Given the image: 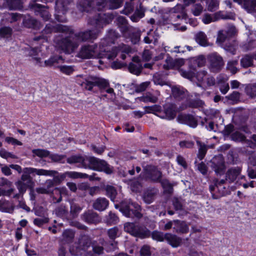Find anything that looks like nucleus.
Masks as SVG:
<instances>
[{"instance_id": "49", "label": "nucleus", "mask_w": 256, "mask_h": 256, "mask_svg": "<svg viewBox=\"0 0 256 256\" xmlns=\"http://www.w3.org/2000/svg\"><path fill=\"white\" fill-rule=\"evenodd\" d=\"M204 8L200 4H194L191 8V12L194 16H200L203 12Z\"/></svg>"}, {"instance_id": "42", "label": "nucleus", "mask_w": 256, "mask_h": 256, "mask_svg": "<svg viewBox=\"0 0 256 256\" xmlns=\"http://www.w3.org/2000/svg\"><path fill=\"white\" fill-rule=\"evenodd\" d=\"M118 222V218L115 214L112 212H109L108 215L106 216V222L108 224H114Z\"/></svg>"}, {"instance_id": "6", "label": "nucleus", "mask_w": 256, "mask_h": 256, "mask_svg": "<svg viewBox=\"0 0 256 256\" xmlns=\"http://www.w3.org/2000/svg\"><path fill=\"white\" fill-rule=\"evenodd\" d=\"M78 83L86 90H91L94 86H97L100 89H104L109 86V82L106 80L89 76L86 77L82 81L78 80Z\"/></svg>"}, {"instance_id": "30", "label": "nucleus", "mask_w": 256, "mask_h": 256, "mask_svg": "<svg viewBox=\"0 0 256 256\" xmlns=\"http://www.w3.org/2000/svg\"><path fill=\"white\" fill-rule=\"evenodd\" d=\"M195 40L202 46H208L207 36L202 32H200L195 34Z\"/></svg>"}, {"instance_id": "60", "label": "nucleus", "mask_w": 256, "mask_h": 256, "mask_svg": "<svg viewBox=\"0 0 256 256\" xmlns=\"http://www.w3.org/2000/svg\"><path fill=\"white\" fill-rule=\"evenodd\" d=\"M54 182L52 180H48L46 181L45 186H44L49 191L50 194H52L54 191Z\"/></svg>"}, {"instance_id": "2", "label": "nucleus", "mask_w": 256, "mask_h": 256, "mask_svg": "<svg viewBox=\"0 0 256 256\" xmlns=\"http://www.w3.org/2000/svg\"><path fill=\"white\" fill-rule=\"evenodd\" d=\"M104 41L105 40H104L101 42L99 46L96 44L82 46L78 54V57L84 59L106 58L108 60H113L118 53L121 52L120 58L124 60L126 58V54H128L132 51L128 46L124 44L112 48V51L106 50V49L104 48Z\"/></svg>"}, {"instance_id": "47", "label": "nucleus", "mask_w": 256, "mask_h": 256, "mask_svg": "<svg viewBox=\"0 0 256 256\" xmlns=\"http://www.w3.org/2000/svg\"><path fill=\"white\" fill-rule=\"evenodd\" d=\"M16 185L20 194H24L26 191L28 187L30 186V184L20 180L16 182Z\"/></svg>"}, {"instance_id": "3", "label": "nucleus", "mask_w": 256, "mask_h": 256, "mask_svg": "<svg viewBox=\"0 0 256 256\" xmlns=\"http://www.w3.org/2000/svg\"><path fill=\"white\" fill-rule=\"evenodd\" d=\"M123 0H86L80 10L89 12L94 9L98 10L103 9L114 10L121 7Z\"/></svg>"}, {"instance_id": "37", "label": "nucleus", "mask_w": 256, "mask_h": 256, "mask_svg": "<svg viewBox=\"0 0 256 256\" xmlns=\"http://www.w3.org/2000/svg\"><path fill=\"white\" fill-rule=\"evenodd\" d=\"M25 24L28 27L34 28H40L41 26L38 20L32 18L26 20Z\"/></svg>"}, {"instance_id": "9", "label": "nucleus", "mask_w": 256, "mask_h": 256, "mask_svg": "<svg viewBox=\"0 0 256 256\" xmlns=\"http://www.w3.org/2000/svg\"><path fill=\"white\" fill-rule=\"evenodd\" d=\"M124 230L130 234L140 238H144L145 232H150L146 228L136 225L132 222H126L124 225Z\"/></svg>"}, {"instance_id": "17", "label": "nucleus", "mask_w": 256, "mask_h": 256, "mask_svg": "<svg viewBox=\"0 0 256 256\" xmlns=\"http://www.w3.org/2000/svg\"><path fill=\"white\" fill-rule=\"evenodd\" d=\"M81 218L88 224H96L100 220L98 214L90 210L85 212L82 214Z\"/></svg>"}, {"instance_id": "31", "label": "nucleus", "mask_w": 256, "mask_h": 256, "mask_svg": "<svg viewBox=\"0 0 256 256\" xmlns=\"http://www.w3.org/2000/svg\"><path fill=\"white\" fill-rule=\"evenodd\" d=\"M238 65V60H230L228 62L226 69L232 74H236L239 69L237 67Z\"/></svg>"}, {"instance_id": "24", "label": "nucleus", "mask_w": 256, "mask_h": 256, "mask_svg": "<svg viewBox=\"0 0 256 256\" xmlns=\"http://www.w3.org/2000/svg\"><path fill=\"white\" fill-rule=\"evenodd\" d=\"M244 8L248 12H252L256 0H234Z\"/></svg>"}, {"instance_id": "11", "label": "nucleus", "mask_w": 256, "mask_h": 256, "mask_svg": "<svg viewBox=\"0 0 256 256\" xmlns=\"http://www.w3.org/2000/svg\"><path fill=\"white\" fill-rule=\"evenodd\" d=\"M184 6L182 4H177L170 10V21L176 22L186 18V14L184 12Z\"/></svg>"}, {"instance_id": "13", "label": "nucleus", "mask_w": 256, "mask_h": 256, "mask_svg": "<svg viewBox=\"0 0 256 256\" xmlns=\"http://www.w3.org/2000/svg\"><path fill=\"white\" fill-rule=\"evenodd\" d=\"M147 177L151 180L158 182L162 178V173L156 166L148 165L144 168Z\"/></svg>"}, {"instance_id": "39", "label": "nucleus", "mask_w": 256, "mask_h": 256, "mask_svg": "<svg viewBox=\"0 0 256 256\" xmlns=\"http://www.w3.org/2000/svg\"><path fill=\"white\" fill-rule=\"evenodd\" d=\"M74 236V232L71 230H66L62 234V240L65 242H70Z\"/></svg>"}, {"instance_id": "51", "label": "nucleus", "mask_w": 256, "mask_h": 256, "mask_svg": "<svg viewBox=\"0 0 256 256\" xmlns=\"http://www.w3.org/2000/svg\"><path fill=\"white\" fill-rule=\"evenodd\" d=\"M158 98L156 96L148 94L142 98V100L144 102H151L155 103L158 101Z\"/></svg>"}, {"instance_id": "34", "label": "nucleus", "mask_w": 256, "mask_h": 256, "mask_svg": "<svg viewBox=\"0 0 256 256\" xmlns=\"http://www.w3.org/2000/svg\"><path fill=\"white\" fill-rule=\"evenodd\" d=\"M80 248L82 250L88 247L90 244V239L87 235L82 236L78 240Z\"/></svg>"}, {"instance_id": "61", "label": "nucleus", "mask_w": 256, "mask_h": 256, "mask_svg": "<svg viewBox=\"0 0 256 256\" xmlns=\"http://www.w3.org/2000/svg\"><path fill=\"white\" fill-rule=\"evenodd\" d=\"M207 74V72L205 70H201L196 73L195 76L194 77H196V80L199 82H204V77L206 76Z\"/></svg>"}, {"instance_id": "46", "label": "nucleus", "mask_w": 256, "mask_h": 256, "mask_svg": "<svg viewBox=\"0 0 256 256\" xmlns=\"http://www.w3.org/2000/svg\"><path fill=\"white\" fill-rule=\"evenodd\" d=\"M12 28L8 26H4L0 28V37L8 38L12 35Z\"/></svg>"}, {"instance_id": "1", "label": "nucleus", "mask_w": 256, "mask_h": 256, "mask_svg": "<svg viewBox=\"0 0 256 256\" xmlns=\"http://www.w3.org/2000/svg\"><path fill=\"white\" fill-rule=\"evenodd\" d=\"M88 24L94 26L96 30H89L74 34L72 30L66 26L58 24L54 26L49 24H46L43 32L48 34L54 32L68 34L69 36L62 39L58 43V46L64 52L70 54L78 48L80 42L96 39L98 36V30L106 24V22L102 16L98 14L94 18L90 16Z\"/></svg>"}, {"instance_id": "5", "label": "nucleus", "mask_w": 256, "mask_h": 256, "mask_svg": "<svg viewBox=\"0 0 256 256\" xmlns=\"http://www.w3.org/2000/svg\"><path fill=\"white\" fill-rule=\"evenodd\" d=\"M84 168L104 172L108 174L113 172L112 168L108 164L106 161L93 156L85 157Z\"/></svg>"}, {"instance_id": "32", "label": "nucleus", "mask_w": 256, "mask_h": 256, "mask_svg": "<svg viewBox=\"0 0 256 256\" xmlns=\"http://www.w3.org/2000/svg\"><path fill=\"white\" fill-rule=\"evenodd\" d=\"M26 54L32 56L35 61V64H36V58H41L40 55L41 54V50L38 48H28L26 50Z\"/></svg>"}, {"instance_id": "8", "label": "nucleus", "mask_w": 256, "mask_h": 256, "mask_svg": "<svg viewBox=\"0 0 256 256\" xmlns=\"http://www.w3.org/2000/svg\"><path fill=\"white\" fill-rule=\"evenodd\" d=\"M213 182L214 184H211L210 186V190L212 194V198L217 199L219 196H222L226 194V187L224 186L226 181L224 180H215Z\"/></svg>"}, {"instance_id": "4", "label": "nucleus", "mask_w": 256, "mask_h": 256, "mask_svg": "<svg viewBox=\"0 0 256 256\" xmlns=\"http://www.w3.org/2000/svg\"><path fill=\"white\" fill-rule=\"evenodd\" d=\"M206 64V59L204 56L200 55L190 59L188 70L180 69L179 72L184 78L192 80L195 76L196 68L202 67Z\"/></svg>"}, {"instance_id": "10", "label": "nucleus", "mask_w": 256, "mask_h": 256, "mask_svg": "<svg viewBox=\"0 0 256 256\" xmlns=\"http://www.w3.org/2000/svg\"><path fill=\"white\" fill-rule=\"evenodd\" d=\"M210 68L212 72L220 70L224 66L222 58L217 53H212L208 56Z\"/></svg>"}, {"instance_id": "57", "label": "nucleus", "mask_w": 256, "mask_h": 256, "mask_svg": "<svg viewBox=\"0 0 256 256\" xmlns=\"http://www.w3.org/2000/svg\"><path fill=\"white\" fill-rule=\"evenodd\" d=\"M204 102L200 100H194L192 102H190L188 106L186 105V106L182 108V109H184L186 108L188 106L191 108H198L200 106H202L204 104Z\"/></svg>"}, {"instance_id": "14", "label": "nucleus", "mask_w": 256, "mask_h": 256, "mask_svg": "<svg viewBox=\"0 0 256 256\" xmlns=\"http://www.w3.org/2000/svg\"><path fill=\"white\" fill-rule=\"evenodd\" d=\"M42 58H36V65L42 67H51L57 64L64 62V59L62 56H51L44 62L41 61Z\"/></svg>"}, {"instance_id": "45", "label": "nucleus", "mask_w": 256, "mask_h": 256, "mask_svg": "<svg viewBox=\"0 0 256 256\" xmlns=\"http://www.w3.org/2000/svg\"><path fill=\"white\" fill-rule=\"evenodd\" d=\"M32 152L36 156L41 158H46L50 155V152L44 149H34Z\"/></svg>"}, {"instance_id": "58", "label": "nucleus", "mask_w": 256, "mask_h": 256, "mask_svg": "<svg viewBox=\"0 0 256 256\" xmlns=\"http://www.w3.org/2000/svg\"><path fill=\"white\" fill-rule=\"evenodd\" d=\"M150 84V82H142L136 87V92H140L144 91L149 86Z\"/></svg>"}, {"instance_id": "21", "label": "nucleus", "mask_w": 256, "mask_h": 256, "mask_svg": "<svg viewBox=\"0 0 256 256\" xmlns=\"http://www.w3.org/2000/svg\"><path fill=\"white\" fill-rule=\"evenodd\" d=\"M165 240L172 247L177 248L182 244V239L170 233L165 234Z\"/></svg>"}, {"instance_id": "64", "label": "nucleus", "mask_w": 256, "mask_h": 256, "mask_svg": "<svg viewBox=\"0 0 256 256\" xmlns=\"http://www.w3.org/2000/svg\"><path fill=\"white\" fill-rule=\"evenodd\" d=\"M140 254L141 256H150L151 252L150 246L146 245L144 246L140 250Z\"/></svg>"}, {"instance_id": "19", "label": "nucleus", "mask_w": 256, "mask_h": 256, "mask_svg": "<svg viewBox=\"0 0 256 256\" xmlns=\"http://www.w3.org/2000/svg\"><path fill=\"white\" fill-rule=\"evenodd\" d=\"M177 120L179 122L186 124L193 128H195L197 126L196 120L190 114H180L178 116Z\"/></svg>"}, {"instance_id": "27", "label": "nucleus", "mask_w": 256, "mask_h": 256, "mask_svg": "<svg viewBox=\"0 0 256 256\" xmlns=\"http://www.w3.org/2000/svg\"><path fill=\"white\" fill-rule=\"evenodd\" d=\"M240 64L242 67L248 68L253 66V57L249 54H246L242 56L240 60Z\"/></svg>"}, {"instance_id": "53", "label": "nucleus", "mask_w": 256, "mask_h": 256, "mask_svg": "<svg viewBox=\"0 0 256 256\" xmlns=\"http://www.w3.org/2000/svg\"><path fill=\"white\" fill-rule=\"evenodd\" d=\"M118 229L117 227H114L108 230L107 234L109 238L111 240H114L118 235Z\"/></svg>"}, {"instance_id": "43", "label": "nucleus", "mask_w": 256, "mask_h": 256, "mask_svg": "<svg viewBox=\"0 0 256 256\" xmlns=\"http://www.w3.org/2000/svg\"><path fill=\"white\" fill-rule=\"evenodd\" d=\"M64 173L66 178L68 177L72 178H86L88 176V175L86 174H82L76 172H66Z\"/></svg>"}, {"instance_id": "25", "label": "nucleus", "mask_w": 256, "mask_h": 256, "mask_svg": "<svg viewBox=\"0 0 256 256\" xmlns=\"http://www.w3.org/2000/svg\"><path fill=\"white\" fill-rule=\"evenodd\" d=\"M174 229L178 233H187L188 232V226L184 222L178 220H174Z\"/></svg>"}, {"instance_id": "33", "label": "nucleus", "mask_w": 256, "mask_h": 256, "mask_svg": "<svg viewBox=\"0 0 256 256\" xmlns=\"http://www.w3.org/2000/svg\"><path fill=\"white\" fill-rule=\"evenodd\" d=\"M196 143L198 146V150L197 156L200 159V160H202L204 158L207 152L208 146L202 143L198 140H196Z\"/></svg>"}, {"instance_id": "41", "label": "nucleus", "mask_w": 256, "mask_h": 256, "mask_svg": "<svg viewBox=\"0 0 256 256\" xmlns=\"http://www.w3.org/2000/svg\"><path fill=\"white\" fill-rule=\"evenodd\" d=\"M106 194L109 196L112 201H114L117 194L116 188L110 186H107L106 188Z\"/></svg>"}, {"instance_id": "12", "label": "nucleus", "mask_w": 256, "mask_h": 256, "mask_svg": "<svg viewBox=\"0 0 256 256\" xmlns=\"http://www.w3.org/2000/svg\"><path fill=\"white\" fill-rule=\"evenodd\" d=\"M242 168L239 166L233 167L228 170L226 174V181L230 183L234 182L236 180V183H238L239 180L245 178L244 176L241 175Z\"/></svg>"}, {"instance_id": "15", "label": "nucleus", "mask_w": 256, "mask_h": 256, "mask_svg": "<svg viewBox=\"0 0 256 256\" xmlns=\"http://www.w3.org/2000/svg\"><path fill=\"white\" fill-rule=\"evenodd\" d=\"M70 0H57L56 2V9L58 14L56 16V18L58 22H64L65 18H60L59 14H64L68 10V6L70 4Z\"/></svg>"}, {"instance_id": "44", "label": "nucleus", "mask_w": 256, "mask_h": 256, "mask_svg": "<svg viewBox=\"0 0 256 256\" xmlns=\"http://www.w3.org/2000/svg\"><path fill=\"white\" fill-rule=\"evenodd\" d=\"M246 92V94L252 98L256 96V83L247 86Z\"/></svg>"}, {"instance_id": "18", "label": "nucleus", "mask_w": 256, "mask_h": 256, "mask_svg": "<svg viewBox=\"0 0 256 256\" xmlns=\"http://www.w3.org/2000/svg\"><path fill=\"white\" fill-rule=\"evenodd\" d=\"M128 69L130 73L137 76L141 73L142 66L138 57L133 58L132 62L130 63Z\"/></svg>"}, {"instance_id": "56", "label": "nucleus", "mask_w": 256, "mask_h": 256, "mask_svg": "<svg viewBox=\"0 0 256 256\" xmlns=\"http://www.w3.org/2000/svg\"><path fill=\"white\" fill-rule=\"evenodd\" d=\"M0 156L2 158L8 159L9 158H16V156L12 154L11 152H8L6 151L4 149L0 150Z\"/></svg>"}, {"instance_id": "40", "label": "nucleus", "mask_w": 256, "mask_h": 256, "mask_svg": "<svg viewBox=\"0 0 256 256\" xmlns=\"http://www.w3.org/2000/svg\"><path fill=\"white\" fill-rule=\"evenodd\" d=\"M154 192L152 190H148L146 192L143 196V200L146 204H150L154 200Z\"/></svg>"}, {"instance_id": "62", "label": "nucleus", "mask_w": 256, "mask_h": 256, "mask_svg": "<svg viewBox=\"0 0 256 256\" xmlns=\"http://www.w3.org/2000/svg\"><path fill=\"white\" fill-rule=\"evenodd\" d=\"M48 219L46 218H36L34 220V223L35 225L38 226H42L44 224L48 222Z\"/></svg>"}, {"instance_id": "48", "label": "nucleus", "mask_w": 256, "mask_h": 256, "mask_svg": "<svg viewBox=\"0 0 256 256\" xmlns=\"http://www.w3.org/2000/svg\"><path fill=\"white\" fill-rule=\"evenodd\" d=\"M58 68L62 72L67 75L72 74L74 70V67L72 66H61Z\"/></svg>"}, {"instance_id": "55", "label": "nucleus", "mask_w": 256, "mask_h": 256, "mask_svg": "<svg viewBox=\"0 0 256 256\" xmlns=\"http://www.w3.org/2000/svg\"><path fill=\"white\" fill-rule=\"evenodd\" d=\"M153 81L154 84L160 86H164L166 82L163 80L161 76L158 74H156L153 76Z\"/></svg>"}, {"instance_id": "38", "label": "nucleus", "mask_w": 256, "mask_h": 256, "mask_svg": "<svg viewBox=\"0 0 256 256\" xmlns=\"http://www.w3.org/2000/svg\"><path fill=\"white\" fill-rule=\"evenodd\" d=\"M206 6L208 11H215L218 8L219 1L218 0H207Z\"/></svg>"}, {"instance_id": "26", "label": "nucleus", "mask_w": 256, "mask_h": 256, "mask_svg": "<svg viewBox=\"0 0 256 256\" xmlns=\"http://www.w3.org/2000/svg\"><path fill=\"white\" fill-rule=\"evenodd\" d=\"M82 206H80L79 204L74 202H70V216L72 218H76L79 213L82 210Z\"/></svg>"}, {"instance_id": "22", "label": "nucleus", "mask_w": 256, "mask_h": 256, "mask_svg": "<svg viewBox=\"0 0 256 256\" xmlns=\"http://www.w3.org/2000/svg\"><path fill=\"white\" fill-rule=\"evenodd\" d=\"M108 205V201L104 198H98L93 203L94 209L98 211H103Z\"/></svg>"}, {"instance_id": "7", "label": "nucleus", "mask_w": 256, "mask_h": 256, "mask_svg": "<svg viewBox=\"0 0 256 256\" xmlns=\"http://www.w3.org/2000/svg\"><path fill=\"white\" fill-rule=\"evenodd\" d=\"M140 209L138 204L129 200L126 204L124 202L122 204L120 210L128 218H140L142 217V214L140 212Z\"/></svg>"}, {"instance_id": "36", "label": "nucleus", "mask_w": 256, "mask_h": 256, "mask_svg": "<svg viewBox=\"0 0 256 256\" xmlns=\"http://www.w3.org/2000/svg\"><path fill=\"white\" fill-rule=\"evenodd\" d=\"M38 10V12L44 20H48L50 18L48 12L45 8L44 6L36 4Z\"/></svg>"}, {"instance_id": "29", "label": "nucleus", "mask_w": 256, "mask_h": 256, "mask_svg": "<svg viewBox=\"0 0 256 256\" xmlns=\"http://www.w3.org/2000/svg\"><path fill=\"white\" fill-rule=\"evenodd\" d=\"M85 157L80 156H72L67 158V162L70 164H79V166L84 168Z\"/></svg>"}, {"instance_id": "52", "label": "nucleus", "mask_w": 256, "mask_h": 256, "mask_svg": "<svg viewBox=\"0 0 256 256\" xmlns=\"http://www.w3.org/2000/svg\"><path fill=\"white\" fill-rule=\"evenodd\" d=\"M152 238L157 241L162 242L165 240V234L158 231H154L152 234Z\"/></svg>"}, {"instance_id": "28", "label": "nucleus", "mask_w": 256, "mask_h": 256, "mask_svg": "<svg viewBox=\"0 0 256 256\" xmlns=\"http://www.w3.org/2000/svg\"><path fill=\"white\" fill-rule=\"evenodd\" d=\"M172 94L176 98L183 100L186 98L187 91L180 87L174 86L172 89Z\"/></svg>"}, {"instance_id": "54", "label": "nucleus", "mask_w": 256, "mask_h": 256, "mask_svg": "<svg viewBox=\"0 0 256 256\" xmlns=\"http://www.w3.org/2000/svg\"><path fill=\"white\" fill-rule=\"evenodd\" d=\"M55 174L54 176L53 180L54 182V184L55 185L60 184L63 180H65L66 178L65 173L60 174L56 176Z\"/></svg>"}, {"instance_id": "59", "label": "nucleus", "mask_w": 256, "mask_h": 256, "mask_svg": "<svg viewBox=\"0 0 256 256\" xmlns=\"http://www.w3.org/2000/svg\"><path fill=\"white\" fill-rule=\"evenodd\" d=\"M140 34L138 31L132 33L130 36L131 42L134 44H137L140 40Z\"/></svg>"}, {"instance_id": "50", "label": "nucleus", "mask_w": 256, "mask_h": 256, "mask_svg": "<svg viewBox=\"0 0 256 256\" xmlns=\"http://www.w3.org/2000/svg\"><path fill=\"white\" fill-rule=\"evenodd\" d=\"M144 108L145 110V114L154 113L161 110L160 106L156 104L152 106H146L144 107Z\"/></svg>"}, {"instance_id": "20", "label": "nucleus", "mask_w": 256, "mask_h": 256, "mask_svg": "<svg viewBox=\"0 0 256 256\" xmlns=\"http://www.w3.org/2000/svg\"><path fill=\"white\" fill-rule=\"evenodd\" d=\"M164 116L162 118H165L168 120H172L176 116V108L173 104H166L164 107Z\"/></svg>"}, {"instance_id": "16", "label": "nucleus", "mask_w": 256, "mask_h": 256, "mask_svg": "<svg viewBox=\"0 0 256 256\" xmlns=\"http://www.w3.org/2000/svg\"><path fill=\"white\" fill-rule=\"evenodd\" d=\"M210 166L216 174H220L224 168V158L222 155H218L213 158L210 162Z\"/></svg>"}, {"instance_id": "63", "label": "nucleus", "mask_w": 256, "mask_h": 256, "mask_svg": "<svg viewBox=\"0 0 256 256\" xmlns=\"http://www.w3.org/2000/svg\"><path fill=\"white\" fill-rule=\"evenodd\" d=\"M179 144L182 148H192L194 146V142L190 140H183L180 142Z\"/></svg>"}, {"instance_id": "23", "label": "nucleus", "mask_w": 256, "mask_h": 256, "mask_svg": "<svg viewBox=\"0 0 256 256\" xmlns=\"http://www.w3.org/2000/svg\"><path fill=\"white\" fill-rule=\"evenodd\" d=\"M15 208L14 205L6 200H0V211L2 212L13 213Z\"/></svg>"}, {"instance_id": "35", "label": "nucleus", "mask_w": 256, "mask_h": 256, "mask_svg": "<svg viewBox=\"0 0 256 256\" xmlns=\"http://www.w3.org/2000/svg\"><path fill=\"white\" fill-rule=\"evenodd\" d=\"M58 172L54 170H46L44 169H37L36 170V174L38 176H54L55 174H58Z\"/></svg>"}]
</instances>
